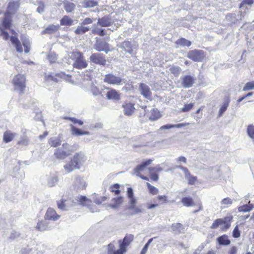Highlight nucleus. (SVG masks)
I'll return each instance as SVG.
<instances>
[{
	"instance_id": "f257e3e1",
	"label": "nucleus",
	"mask_w": 254,
	"mask_h": 254,
	"mask_svg": "<svg viewBox=\"0 0 254 254\" xmlns=\"http://www.w3.org/2000/svg\"><path fill=\"white\" fill-rule=\"evenodd\" d=\"M85 160V157L81 152L76 153L70 161L64 166V168L68 173L79 169Z\"/></svg>"
},
{
	"instance_id": "f03ea898",
	"label": "nucleus",
	"mask_w": 254,
	"mask_h": 254,
	"mask_svg": "<svg viewBox=\"0 0 254 254\" xmlns=\"http://www.w3.org/2000/svg\"><path fill=\"white\" fill-rule=\"evenodd\" d=\"M153 161L152 159H148L145 161L142 162L141 164L137 165L133 169V173L142 179L149 181L148 166L150 165Z\"/></svg>"
},
{
	"instance_id": "7ed1b4c3",
	"label": "nucleus",
	"mask_w": 254,
	"mask_h": 254,
	"mask_svg": "<svg viewBox=\"0 0 254 254\" xmlns=\"http://www.w3.org/2000/svg\"><path fill=\"white\" fill-rule=\"evenodd\" d=\"M71 58L74 61L73 66L77 69L85 68L88 66V63L80 52H73Z\"/></svg>"
},
{
	"instance_id": "20e7f679",
	"label": "nucleus",
	"mask_w": 254,
	"mask_h": 254,
	"mask_svg": "<svg viewBox=\"0 0 254 254\" xmlns=\"http://www.w3.org/2000/svg\"><path fill=\"white\" fill-rule=\"evenodd\" d=\"M12 82L15 90L18 91L19 94H23L26 87L25 76L21 74L16 75L13 79Z\"/></svg>"
},
{
	"instance_id": "39448f33",
	"label": "nucleus",
	"mask_w": 254,
	"mask_h": 254,
	"mask_svg": "<svg viewBox=\"0 0 254 254\" xmlns=\"http://www.w3.org/2000/svg\"><path fill=\"white\" fill-rule=\"evenodd\" d=\"M70 147L68 144H63V148L64 149L58 148L54 153L55 157L57 159H64L70 155L73 151L76 150L77 149L75 148L74 149H70Z\"/></svg>"
},
{
	"instance_id": "423d86ee",
	"label": "nucleus",
	"mask_w": 254,
	"mask_h": 254,
	"mask_svg": "<svg viewBox=\"0 0 254 254\" xmlns=\"http://www.w3.org/2000/svg\"><path fill=\"white\" fill-rule=\"evenodd\" d=\"M188 58L195 62H202L205 57L204 52L200 50H193L188 53Z\"/></svg>"
},
{
	"instance_id": "0eeeda50",
	"label": "nucleus",
	"mask_w": 254,
	"mask_h": 254,
	"mask_svg": "<svg viewBox=\"0 0 254 254\" xmlns=\"http://www.w3.org/2000/svg\"><path fill=\"white\" fill-rule=\"evenodd\" d=\"M155 203L148 204L147 208L148 209H151L159 205H164L169 203L170 200L168 196L166 195H158L155 198Z\"/></svg>"
},
{
	"instance_id": "6e6552de",
	"label": "nucleus",
	"mask_w": 254,
	"mask_h": 254,
	"mask_svg": "<svg viewBox=\"0 0 254 254\" xmlns=\"http://www.w3.org/2000/svg\"><path fill=\"white\" fill-rule=\"evenodd\" d=\"M90 62L100 65L105 66L106 64L105 56L102 54L95 53L92 54L89 57Z\"/></svg>"
},
{
	"instance_id": "1a4fd4ad",
	"label": "nucleus",
	"mask_w": 254,
	"mask_h": 254,
	"mask_svg": "<svg viewBox=\"0 0 254 254\" xmlns=\"http://www.w3.org/2000/svg\"><path fill=\"white\" fill-rule=\"evenodd\" d=\"M94 48L98 52H105L107 54L110 51L109 44L105 40L96 38Z\"/></svg>"
},
{
	"instance_id": "9d476101",
	"label": "nucleus",
	"mask_w": 254,
	"mask_h": 254,
	"mask_svg": "<svg viewBox=\"0 0 254 254\" xmlns=\"http://www.w3.org/2000/svg\"><path fill=\"white\" fill-rule=\"evenodd\" d=\"M123 79L113 73H108L105 75L104 81L111 85H119L122 84Z\"/></svg>"
},
{
	"instance_id": "9b49d317",
	"label": "nucleus",
	"mask_w": 254,
	"mask_h": 254,
	"mask_svg": "<svg viewBox=\"0 0 254 254\" xmlns=\"http://www.w3.org/2000/svg\"><path fill=\"white\" fill-rule=\"evenodd\" d=\"M133 239L134 236L133 235L127 234L122 240L119 241V247L126 253L127 247L133 241Z\"/></svg>"
},
{
	"instance_id": "f8f14e48",
	"label": "nucleus",
	"mask_w": 254,
	"mask_h": 254,
	"mask_svg": "<svg viewBox=\"0 0 254 254\" xmlns=\"http://www.w3.org/2000/svg\"><path fill=\"white\" fill-rule=\"evenodd\" d=\"M139 90L140 94L145 98L147 99H151L152 98V92L150 88L146 84L141 83L139 84Z\"/></svg>"
},
{
	"instance_id": "ddd939ff",
	"label": "nucleus",
	"mask_w": 254,
	"mask_h": 254,
	"mask_svg": "<svg viewBox=\"0 0 254 254\" xmlns=\"http://www.w3.org/2000/svg\"><path fill=\"white\" fill-rule=\"evenodd\" d=\"M162 170L160 167H148L149 177L151 181L157 182L159 180L158 173Z\"/></svg>"
},
{
	"instance_id": "4468645a",
	"label": "nucleus",
	"mask_w": 254,
	"mask_h": 254,
	"mask_svg": "<svg viewBox=\"0 0 254 254\" xmlns=\"http://www.w3.org/2000/svg\"><path fill=\"white\" fill-rule=\"evenodd\" d=\"M73 187L74 190L78 191L85 189L86 185L81 177L77 176L75 178Z\"/></svg>"
},
{
	"instance_id": "2eb2a0df",
	"label": "nucleus",
	"mask_w": 254,
	"mask_h": 254,
	"mask_svg": "<svg viewBox=\"0 0 254 254\" xmlns=\"http://www.w3.org/2000/svg\"><path fill=\"white\" fill-rule=\"evenodd\" d=\"M119 48L122 49V52H125V54H129V55H133V45L131 42L128 41H125L122 42L119 46Z\"/></svg>"
},
{
	"instance_id": "dca6fc26",
	"label": "nucleus",
	"mask_w": 254,
	"mask_h": 254,
	"mask_svg": "<svg viewBox=\"0 0 254 254\" xmlns=\"http://www.w3.org/2000/svg\"><path fill=\"white\" fill-rule=\"evenodd\" d=\"M12 25V15L9 12L4 13V17L2 20V28L9 29Z\"/></svg>"
},
{
	"instance_id": "f3484780",
	"label": "nucleus",
	"mask_w": 254,
	"mask_h": 254,
	"mask_svg": "<svg viewBox=\"0 0 254 254\" xmlns=\"http://www.w3.org/2000/svg\"><path fill=\"white\" fill-rule=\"evenodd\" d=\"M60 218V215L58 214L56 210L52 208H49L45 215V218L47 220L56 221Z\"/></svg>"
},
{
	"instance_id": "a211bd4d",
	"label": "nucleus",
	"mask_w": 254,
	"mask_h": 254,
	"mask_svg": "<svg viewBox=\"0 0 254 254\" xmlns=\"http://www.w3.org/2000/svg\"><path fill=\"white\" fill-rule=\"evenodd\" d=\"M194 78L191 75H185L182 78V85L186 88L192 87Z\"/></svg>"
},
{
	"instance_id": "6ab92c4d",
	"label": "nucleus",
	"mask_w": 254,
	"mask_h": 254,
	"mask_svg": "<svg viewBox=\"0 0 254 254\" xmlns=\"http://www.w3.org/2000/svg\"><path fill=\"white\" fill-rule=\"evenodd\" d=\"M111 203L109 204V206L113 209L119 208L124 202V197L122 196H118L114 197L111 200Z\"/></svg>"
},
{
	"instance_id": "aec40b11",
	"label": "nucleus",
	"mask_w": 254,
	"mask_h": 254,
	"mask_svg": "<svg viewBox=\"0 0 254 254\" xmlns=\"http://www.w3.org/2000/svg\"><path fill=\"white\" fill-rule=\"evenodd\" d=\"M113 21L109 16H105L98 19L97 24L101 27H108L112 25Z\"/></svg>"
},
{
	"instance_id": "412c9836",
	"label": "nucleus",
	"mask_w": 254,
	"mask_h": 254,
	"mask_svg": "<svg viewBox=\"0 0 254 254\" xmlns=\"http://www.w3.org/2000/svg\"><path fill=\"white\" fill-rule=\"evenodd\" d=\"M60 28L59 24L54 25L51 24L48 25L41 33L42 35L44 34H52L57 31Z\"/></svg>"
},
{
	"instance_id": "4be33fe9",
	"label": "nucleus",
	"mask_w": 254,
	"mask_h": 254,
	"mask_svg": "<svg viewBox=\"0 0 254 254\" xmlns=\"http://www.w3.org/2000/svg\"><path fill=\"white\" fill-rule=\"evenodd\" d=\"M115 246L113 243H110L107 246V254H124L126 252L119 247L118 250H115Z\"/></svg>"
},
{
	"instance_id": "5701e85b",
	"label": "nucleus",
	"mask_w": 254,
	"mask_h": 254,
	"mask_svg": "<svg viewBox=\"0 0 254 254\" xmlns=\"http://www.w3.org/2000/svg\"><path fill=\"white\" fill-rule=\"evenodd\" d=\"M233 216L232 215L226 216L222 219V225L223 226L221 228V230L226 231L231 226V222L233 220Z\"/></svg>"
},
{
	"instance_id": "b1692460",
	"label": "nucleus",
	"mask_w": 254,
	"mask_h": 254,
	"mask_svg": "<svg viewBox=\"0 0 254 254\" xmlns=\"http://www.w3.org/2000/svg\"><path fill=\"white\" fill-rule=\"evenodd\" d=\"M10 40L11 43L14 45L16 51L18 53H22L23 51L21 43L17 37L14 36H11L10 37Z\"/></svg>"
},
{
	"instance_id": "393cba45",
	"label": "nucleus",
	"mask_w": 254,
	"mask_h": 254,
	"mask_svg": "<svg viewBox=\"0 0 254 254\" xmlns=\"http://www.w3.org/2000/svg\"><path fill=\"white\" fill-rule=\"evenodd\" d=\"M123 107L124 108V113L127 116L131 115L135 109L134 105L130 103L123 105Z\"/></svg>"
},
{
	"instance_id": "a878e982",
	"label": "nucleus",
	"mask_w": 254,
	"mask_h": 254,
	"mask_svg": "<svg viewBox=\"0 0 254 254\" xmlns=\"http://www.w3.org/2000/svg\"><path fill=\"white\" fill-rule=\"evenodd\" d=\"M79 202L82 205L87 206L89 208L90 210L92 212H94L93 209L91 207V205H92V201L91 200L87 198L85 196L81 195L79 197Z\"/></svg>"
},
{
	"instance_id": "bb28decb",
	"label": "nucleus",
	"mask_w": 254,
	"mask_h": 254,
	"mask_svg": "<svg viewBox=\"0 0 254 254\" xmlns=\"http://www.w3.org/2000/svg\"><path fill=\"white\" fill-rule=\"evenodd\" d=\"M90 29V28L89 26H85L80 23V25L77 27L74 32L76 35H82L87 32Z\"/></svg>"
},
{
	"instance_id": "cd10ccee",
	"label": "nucleus",
	"mask_w": 254,
	"mask_h": 254,
	"mask_svg": "<svg viewBox=\"0 0 254 254\" xmlns=\"http://www.w3.org/2000/svg\"><path fill=\"white\" fill-rule=\"evenodd\" d=\"M217 241L220 245L227 246L230 244L231 241L228 238V236L226 235H223L217 238Z\"/></svg>"
},
{
	"instance_id": "c85d7f7f",
	"label": "nucleus",
	"mask_w": 254,
	"mask_h": 254,
	"mask_svg": "<svg viewBox=\"0 0 254 254\" xmlns=\"http://www.w3.org/2000/svg\"><path fill=\"white\" fill-rule=\"evenodd\" d=\"M73 22L74 20L67 15H64L60 20V24L63 26L73 25L74 24Z\"/></svg>"
},
{
	"instance_id": "c756f323",
	"label": "nucleus",
	"mask_w": 254,
	"mask_h": 254,
	"mask_svg": "<svg viewBox=\"0 0 254 254\" xmlns=\"http://www.w3.org/2000/svg\"><path fill=\"white\" fill-rule=\"evenodd\" d=\"M19 4L17 1H13L9 2L6 12H9L12 15L18 8Z\"/></svg>"
},
{
	"instance_id": "7c9ffc66",
	"label": "nucleus",
	"mask_w": 254,
	"mask_h": 254,
	"mask_svg": "<svg viewBox=\"0 0 254 254\" xmlns=\"http://www.w3.org/2000/svg\"><path fill=\"white\" fill-rule=\"evenodd\" d=\"M171 229L176 234H180L184 231V226L180 223H173L171 225Z\"/></svg>"
},
{
	"instance_id": "2f4dec72",
	"label": "nucleus",
	"mask_w": 254,
	"mask_h": 254,
	"mask_svg": "<svg viewBox=\"0 0 254 254\" xmlns=\"http://www.w3.org/2000/svg\"><path fill=\"white\" fill-rule=\"evenodd\" d=\"M106 96L108 99L118 100L120 99V95L114 89L108 91L106 93Z\"/></svg>"
},
{
	"instance_id": "473e14b6",
	"label": "nucleus",
	"mask_w": 254,
	"mask_h": 254,
	"mask_svg": "<svg viewBox=\"0 0 254 254\" xmlns=\"http://www.w3.org/2000/svg\"><path fill=\"white\" fill-rule=\"evenodd\" d=\"M254 207L253 204L250 203V201L249 202L248 204H244L243 205L238 207V210L239 212H249L252 210Z\"/></svg>"
},
{
	"instance_id": "72a5a7b5",
	"label": "nucleus",
	"mask_w": 254,
	"mask_h": 254,
	"mask_svg": "<svg viewBox=\"0 0 254 254\" xmlns=\"http://www.w3.org/2000/svg\"><path fill=\"white\" fill-rule=\"evenodd\" d=\"M160 116L159 111L157 109L153 108L150 111L149 119L151 121H155L160 118Z\"/></svg>"
},
{
	"instance_id": "f704fd0d",
	"label": "nucleus",
	"mask_w": 254,
	"mask_h": 254,
	"mask_svg": "<svg viewBox=\"0 0 254 254\" xmlns=\"http://www.w3.org/2000/svg\"><path fill=\"white\" fill-rule=\"evenodd\" d=\"M121 186L118 184H114L110 186L109 190L110 192L114 193L115 195L118 196L121 193Z\"/></svg>"
},
{
	"instance_id": "c9c22d12",
	"label": "nucleus",
	"mask_w": 254,
	"mask_h": 254,
	"mask_svg": "<svg viewBox=\"0 0 254 254\" xmlns=\"http://www.w3.org/2000/svg\"><path fill=\"white\" fill-rule=\"evenodd\" d=\"M15 134L12 133L10 131H6L4 133L3 139L6 142L11 141L14 138Z\"/></svg>"
},
{
	"instance_id": "e433bc0d",
	"label": "nucleus",
	"mask_w": 254,
	"mask_h": 254,
	"mask_svg": "<svg viewBox=\"0 0 254 254\" xmlns=\"http://www.w3.org/2000/svg\"><path fill=\"white\" fill-rule=\"evenodd\" d=\"M181 202L187 207L193 206L194 203L193 199L190 197H185L182 198Z\"/></svg>"
},
{
	"instance_id": "4c0bfd02",
	"label": "nucleus",
	"mask_w": 254,
	"mask_h": 254,
	"mask_svg": "<svg viewBox=\"0 0 254 254\" xmlns=\"http://www.w3.org/2000/svg\"><path fill=\"white\" fill-rule=\"evenodd\" d=\"M82 4L84 7L91 8L97 6L98 3L94 0H84Z\"/></svg>"
},
{
	"instance_id": "58836bf2",
	"label": "nucleus",
	"mask_w": 254,
	"mask_h": 254,
	"mask_svg": "<svg viewBox=\"0 0 254 254\" xmlns=\"http://www.w3.org/2000/svg\"><path fill=\"white\" fill-rule=\"evenodd\" d=\"M36 228L40 231L47 230L48 229V223L45 221L41 220L37 223Z\"/></svg>"
},
{
	"instance_id": "ea45409f",
	"label": "nucleus",
	"mask_w": 254,
	"mask_h": 254,
	"mask_svg": "<svg viewBox=\"0 0 254 254\" xmlns=\"http://www.w3.org/2000/svg\"><path fill=\"white\" fill-rule=\"evenodd\" d=\"M90 85V87L89 88V91L93 94V95L94 96H97L100 95L101 96H103L101 94V91H100L99 89L93 84L92 82H91Z\"/></svg>"
},
{
	"instance_id": "a19ab883",
	"label": "nucleus",
	"mask_w": 254,
	"mask_h": 254,
	"mask_svg": "<svg viewBox=\"0 0 254 254\" xmlns=\"http://www.w3.org/2000/svg\"><path fill=\"white\" fill-rule=\"evenodd\" d=\"M176 44L182 47H190L191 44V42L185 38H182L177 40Z\"/></svg>"
},
{
	"instance_id": "79ce46f5",
	"label": "nucleus",
	"mask_w": 254,
	"mask_h": 254,
	"mask_svg": "<svg viewBox=\"0 0 254 254\" xmlns=\"http://www.w3.org/2000/svg\"><path fill=\"white\" fill-rule=\"evenodd\" d=\"M128 209L131 210L130 212L131 215L138 214L142 212L141 207L140 206H137L136 204L131 206H128Z\"/></svg>"
},
{
	"instance_id": "37998d69",
	"label": "nucleus",
	"mask_w": 254,
	"mask_h": 254,
	"mask_svg": "<svg viewBox=\"0 0 254 254\" xmlns=\"http://www.w3.org/2000/svg\"><path fill=\"white\" fill-rule=\"evenodd\" d=\"M63 119L64 120H69L71 123L75 125L77 124L80 126L83 125V122L81 120H78L74 117H69L67 116H64L63 117Z\"/></svg>"
},
{
	"instance_id": "c03bdc74",
	"label": "nucleus",
	"mask_w": 254,
	"mask_h": 254,
	"mask_svg": "<svg viewBox=\"0 0 254 254\" xmlns=\"http://www.w3.org/2000/svg\"><path fill=\"white\" fill-rule=\"evenodd\" d=\"M146 186L150 194L153 195H155L159 193L158 189L154 186H152L150 183H146Z\"/></svg>"
},
{
	"instance_id": "a18cd8bd",
	"label": "nucleus",
	"mask_w": 254,
	"mask_h": 254,
	"mask_svg": "<svg viewBox=\"0 0 254 254\" xmlns=\"http://www.w3.org/2000/svg\"><path fill=\"white\" fill-rule=\"evenodd\" d=\"M88 131H83L79 128H72V133L75 135H82L88 134Z\"/></svg>"
},
{
	"instance_id": "49530a36",
	"label": "nucleus",
	"mask_w": 254,
	"mask_h": 254,
	"mask_svg": "<svg viewBox=\"0 0 254 254\" xmlns=\"http://www.w3.org/2000/svg\"><path fill=\"white\" fill-rule=\"evenodd\" d=\"M0 36L5 41L7 40L10 37L8 32L4 30V28H2L1 25H0Z\"/></svg>"
},
{
	"instance_id": "de8ad7c7",
	"label": "nucleus",
	"mask_w": 254,
	"mask_h": 254,
	"mask_svg": "<svg viewBox=\"0 0 254 254\" xmlns=\"http://www.w3.org/2000/svg\"><path fill=\"white\" fill-rule=\"evenodd\" d=\"M75 9V5L72 2H68L64 5V9L67 12H71Z\"/></svg>"
},
{
	"instance_id": "09e8293b",
	"label": "nucleus",
	"mask_w": 254,
	"mask_h": 254,
	"mask_svg": "<svg viewBox=\"0 0 254 254\" xmlns=\"http://www.w3.org/2000/svg\"><path fill=\"white\" fill-rule=\"evenodd\" d=\"M108 199V197L106 196H101L96 197L94 200V202L97 205H100L105 202Z\"/></svg>"
},
{
	"instance_id": "8fccbe9b",
	"label": "nucleus",
	"mask_w": 254,
	"mask_h": 254,
	"mask_svg": "<svg viewBox=\"0 0 254 254\" xmlns=\"http://www.w3.org/2000/svg\"><path fill=\"white\" fill-rule=\"evenodd\" d=\"M229 103L228 101H226L224 103H223V105L220 107L219 111V117L222 116L223 113L226 111L229 106Z\"/></svg>"
},
{
	"instance_id": "3c124183",
	"label": "nucleus",
	"mask_w": 254,
	"mask_h": 254,
	"mask_svg": "<svg viewBox=\"0 0 254 254\" xmlns=\"http://www.w3.org/2000/svg\"><path fill=\"white\" fill-rule=\"evenodd\" d=\"M222 219L218 218L215 220L210 226V228L212 229L217 228L220 225H222Z\"/></svg>"
},
{
	"instance_id": "603ef678",
	"label": "nucleus",
	"mask_w": 254,
	"mask_h": 254,
	"mask_svg": "<svg viewBox=\"0 0 254 254\" xmlns=\"http://www.w3.org/2000/svg\"><path fill=\"white\" fill-rule=\"evenodd\" d=\"M92 33L100 36H104L106 35L105 30L104 29L97 28L92 30Z\"/></svg>"
},
{
	"instance_id": "864d4df0",
	"label": "nucleus",
	"mask_w": 254,
	"mask_h": 254,
	"mask_svg": "<svg viewBox=\"0 0 254 254\" xmlns=\"http://www.w3.org/2000/svg\"><path fill=\"white\" fill-rule=\"evenodd\" d=\"M48 59L51 63H56L57 60V56L55 53L50 52L48 55Z\"/></svg>"
},
{
	"instance_id": "5fc2aeb1",
	"label": "nucleus",
	"mask_w": 254,
	"mask_h": 254,
	"mask_svg": "<svg viewBox=\"0 0 254 254\" xmlns=\"http://www.w3.org/2000/svg\"><path fill=\"white\" fill-rule=\"evenodd\" d=\"M188 181V184L190 185H194L197 181V178L195 176H192L191 174L186 178Z\"/></svg>"
},
{
	"instance_id": "6e6d98bb",
	"label": "nucleus",
	"mask_w": 254,
	"mask_h": 254,
	"mask_svg": "<svg viewBox=\"0 0 254 254\" xmlns=\"http://www.w3.org/2000/svg\"><path fill=\"white\" fill-rule=\"evenodd\" d=\"M56 76H57L56 75L55 76H54L53 74H48V75H46L45 76V77H46V80L49 82L53 81L55 83H57L58 82L59 80L57 79V78L56 77Z\"/></svg>"
},
{
	"instance_id": "4d7b16f0",
	"label": "nucleus",
	"mask_w": 254,
	"mask_h": 254,
	"mask_svg": "<svg viewBox=\"0 0 254 254\" xmlns=\"http://www.w3.org/2000/svg\"><path fill=\"white\" fill-rule=\"evenodd\" d=\"M45 4L43 2L40 1L38 3V7L37 8V12L39 13H42L44 12Z\"/></svg>"
},
{
	"instance_id": "13d9d810",
	"label": "nucleus",
	"mask_w": 254,
	"mask_h": 254,
	"mask_svg": "<svg viewBox=\"0 0 254 254\" xmlns=\"http://www.w3.org/2000/svg\"><path fill=\"white\" fill-rule=\"evenodd\" d=\"M193 106V103H190V104H185L184 107L182 108L181 111L182 112H187L190 111Z\"/></svg>"
},
{
	"instance_id": "bf43d9fd",
	"label": "nucleus",
	"mask_w": 254,
	"mask_h": 254,
	"mask_svg": "<svg viewBox=\"0 0 254 254\" xmlns=\"http://www.w3.org/2000/svg\"><path fill=\"white\" fill-rule=\"evenodd\" d=\"M241 236V232L239 229L238 225H237L234 228L233 231V237L235 238H239Z\"/></svg>"
},
{
	"instance_id": "052dcab7",
	"label": "nucleus",
	"mask_w": 254,
	"mask_h": 254,
	"mask_svg": "<svg viewBox=\"0 0 254 254\" xmlns=\"http://www.w3.org/2000/svg\"><path fill=\"white\" fill-rule=\"evenodd\" d=\"M254 88V82H248L243 88V91H248Z\"/></svg>"
},
{
	"instance_id": "680f3d73",
	"label": "nucleus",
	"mask_w": 254,
	"mask_h": 254,
	"mask_svg": "<svg viewBox=\"0 0 254 254\" xmlns=\"http://www.w3.org/2000/svg\"><path fill=\"white\" fill-rule=\"evenodd\" d=\"M66 201L65 199H62L60 201L57 202L58 207L59 209L62 210L65 209V202Z\"/></svg>"
},
{
	"instance_id": "e2e57ef3",
	"label": "nucleus",
	"mask_w": 254,
	"mask_h": 254,
	"mask_svg": "<svg viewBox=\"0 0 254 254\" xmlns=\"http://www.w3.org/2000/svg\"><path fill=\"white\" fill-rule=\"evenodd\" d=\"M58 181V178L57 177H53L52 178H51L50 180H49L48 181V185L49 187H52L53 186H54L56 184V183Z\"/></svg>"
},
{
	"instance_id": "0e129e2a",
	"label": "nucleus",
	"mask_w": 254,
	"mask_h": 254,
	"mask_svg": "<svg viewBox=\"0 0 254 254\" xmlns=\"http://www.w3.org/2000/svg\"><path fill=\"white\" fill-rule=\"evenodd\" d=\"M170 70L173 74L178 75L181 71V68L177 66H173L170 68Z\"/></svg>"
},
{
	"instance_id": "69168bd1",
	"label": "nucleus",
	"mask_w": 254,
	"mask_h": 254,
	"mask_svg": "<svg viewBox=\"0 0 254 254\" xmlns=\"http://www.w3.org/2000/svg\"><path fill=\"white\" fill-rule=\"evenodd\" d=\"M221 204L224 205L228 206L229 205H230L232 203V200L231 198L229 197H226L224 199H223L221 202Z\"/></svg>"
},
{
	"instance_id": "338daca9",
	"label": "nucleus",
	"mask_w": 254,
	"mask_h": 254,
	"mask_svg": "<svg viewBox=\"0 0 254 254\" xmlns=\"http://www.w3.org/2000/svg\"><path fill=\"white\" fill-rule=\"evenodd\" d=\"M50 144L51 146L56 147L61 145V141L59 139H54L51 140Z\"/></svg>"
},
{
	"instance_id": "774afa93",
	"label": "nucleus",
	"mask_w": 254,
	"mask_h": 254,
	"mask_svg": "<svg viewBox=\"0 0 254 254\" xmlns=\"http://www.w3.org/2000/svg\"><path fill=\"white\" fill-rule=\"evenodd\" d=\"M247 132L249 136L254 139V128H247Z\"/></svg>"
}]
</instances>
